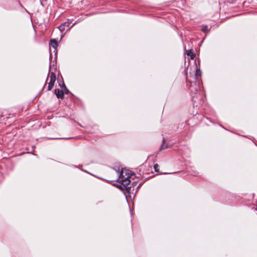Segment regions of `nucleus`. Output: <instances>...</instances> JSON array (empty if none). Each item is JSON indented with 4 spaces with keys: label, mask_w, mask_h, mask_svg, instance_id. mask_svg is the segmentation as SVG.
Masks as SVG:
<instances>
[{
    "label": "nucleus",
    "mask_w": 257,
    "mask_h": 257,
    "mask_svg": "<svg viewBox=\"0 0 257 257\" xmlns=\"http://www.w3.org/2000/svg\"><path fill=\"white\" fill-rule=\"evenodd\" d=\"M50 81L48 83V90H50L54 86L55 82L56 81V75L54 72H51L49 75Z\"/></svg>",
    "instance_id": "obj_2"
},
{
    "label": "nucleus",
    "mask_w": 257,
    "mask_h": 257,
    "mask_svg": "<svg viewBox=\"0 0 257 257\" xmlns=\"http://www.w3.org/2000/svg\"><path fill=\"white\" fill-rule=\"evenodd\" d=\"M167 148V147H166V146H164V145H163L161 147V148H160V149L159 151H161V150H163V149H165V148Z\"/></svg>",
    "instance_id": "obj_9"
},
{
    "label": "nucleus",
    "mask_w": 257,
    "mask_h": 257,
    "mask_svg": "<svg viewBox=\"0 0 257 257\" xmlns=\"http://www.w3.org/2000/svg\"><path fill=\"white\" fill-rule=\"evenodd\" d=\"M55 92L58 98H62L63 97V92L62 91H60L59 89H55Z\"/></svg>",
    "instance_id": "obj_4"
},
{
    "label": "nucleus",
    "mask_w": 257,
    "mask_h": 257,
    "mask_svg": "<svg viewBox=\"0 0 257 257\" xmlns=\"http://www.w3.org/2000/svg\"><path fill=\"white\" fill-rule=\"evenodd\" d=\"M50 45L55 49H56L58 46V43L55 39H52L51 40Z\"/></svg>",
    "instance_id": "obj_5"
},
{
    "label": "nucleus",
    "mask_w": 257,
    "mask_h": 257,
    "mask_svg": "<svg viewBox=\"0 0 257 257\" xmlns=\"http://www.w3.org/2000/svg\"><path fill=\"white\" fill-rule=\"evenodd\" d=\"M201 31L203 32H204V33L207 32V31H208V27L207 26H202V27L201 28Z\"/></svg>",
    "instance_id": "obj_7"
},
{
    "label": "nucleus",
    "mask_w": 257,
    "mask_h": 257,
    "mask_svg": "<svg viewBox=\"0 0 257 257\" xmlns=\"http://www.w3.org/2000/svg\"><path fill=\"white\" fill-rule=\"evenodd\" d=\"M131 176V171L127 169H122L120 174H119L117 181L119 182L125 188H126L130 185Z\"/></svg>",
    "instance_id": "obj_1"
},
{
    "label": "nucleus",
    "mask_w": 257,
    "mask_h": 257,
    "mask_svg": "<svg viewBox=\"0 0 257 257\" xmlns=\"http://www.w3.org/2000/svg\"><path fill=\"white\" fill-rule=\"evenodd\" d=\"M186 54L188 56L190 57V59H193L195 57V54L192 50H189L186 51Z\"/></svg>",
    "instance_id": "obj_6"
},
{
    "label": "nucleus",
    "mask_w": 257,
    "mask_h": 257,
    "mask_svg": "<svg viewBox=\"0 0 257 257\" xmlns=\"http://www.w3.org/2000/svg\"><path fill=\"white\" fill-rule=\"evenodd\" d=\"M159 166L158 164H156L154 166V168L156 172H159Z\"/></svg>",
    "instance_id": "obj_8"
},
{
    "label": "nucleus",
    "mask_w": 257,
    "mask_h": 257,
    "mask_svg": "<svg viewBox=\"0 0 257 257\" xmlns=\"http://www.w3.org/2000/svg\"><path fill=\"white\" fill-rule=\"evenodd\" d=\"M69 26V23L65 22L59 26V29L61 32H63L65 31L66 28H68Z\"/></svg>",
    "instance_id": "obj_3"
}]
</instances>
